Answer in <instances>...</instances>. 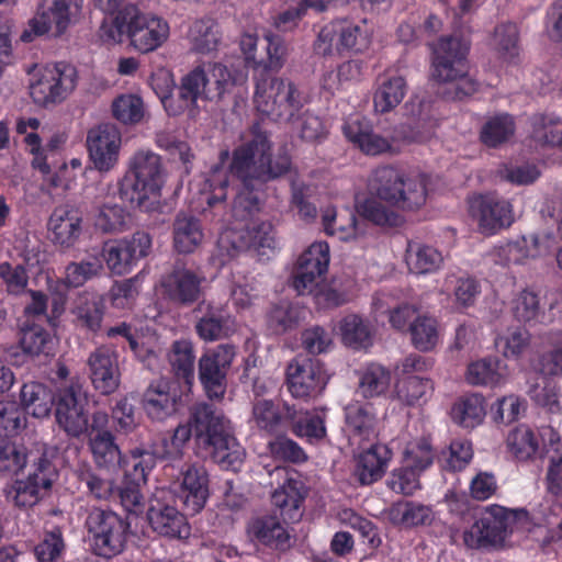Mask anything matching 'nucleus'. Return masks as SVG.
Returning a JSON list of instances; mask_svg holds the SVG:
<instances>
[{"label": "nucleus", "mask_w": 562, "mask_h": 562, "mask_svg": "<svg viewBox=\"0 0 562 562\" xmlns=\"http://www.w3.org/2000/svg\"><path fill=\"white\" fill-rule=\"evenodd\" d=\"M291 184V204L297 209V213L303 221L310 222L316 218L317 210L308 199L311 196V188L304 182L297 180L296 171L292 169V173L288 175Z\"/></svg>", "instance_id": "62"}, {"label": "nucleus", "mask_w": 562, "mask_h": 562, "mask_svg": "<svg viewBox=\"0 0 562 562\" xmlns=\"http://www.w3.org/2000/svg\"><path fill=\"white\" fill-rule=\"evenodd\" d=\"M389 518L395 525L417 527L430 525L434 517L430 507L415 502L401 501L391 506Z\"/></svg>", "instance_id": "39"}, {"label": "nucleus", "mask_w": 562, "mask_h": 562, "mask_svg": "<svg viewBox=\"0 0 562 562\" xmlns=\"http://www.w3.org/2000/svg\"><path fill=\"white\" fill-rule=\"evenodd\" d=\"M89 535L92 536L93 551L104 558L122 552L126 542L128 524L113 512L92 509L86 520Z\"/></svg>", "instance_id": "10"}, {"label": "nucleus", "mask_w": 562, "mask_h": 562, "mask_svg": "<svg viewBox=\"0 0 562 562\" xmlns=\"http://www.w3.org/2000/svg\"><path fill=\"white\" fill-rule=\"evenodd\" d=\"M513 313L518 322L527 324L547 322L546 315L540 312L538 295L533 292L522 291L514 303Z\"/></svg>", "instance_id": "63"}, {"label": "nucleus", "mask_w": 562, "mask_h": 562, "mask_svg": "<svg viewBox=\"0 0 562 562\" xmlns=\"http://www.w3.org/2000/svg\"><path fill=\"white\" fill-rule=\"evenodd\" d=\"M432 389L434 384L429 379L417 375L402 378L395 385L397 398L409 406L418 403Z\"/></svg>", "instance_id": "57"}, {"label": "nucleus", "mask_w": 562, "mask_h": 562, "mask_svg": "<svg viewBox=\"0 0 562 562\" xmlns=\"http://www.w3.org/2000/svg\"><path fill=\"white\" fill-rule=\"evenodd\" d=\"M391 382V373L379 364H370L363 371L359 390L364 397H374L384 393Z\"/></svg>", "instance_id": "60"}, {"label": "nucleus", "mask_w": 562, "mask_h": 562, "mask_svg": "<svg viewBox=\"0 0 562 562\" xmlns=\"http://www.w3.org/2000/svg\"><path fill=\"white\" fill-rule=\"evenodd\" d=\"M532 138L542 146L562 149V122L539 114L532 119Z\"/></svg>", "instance_id": "54"}, {"label": "nucleus", "mask_w": 562, "mask_h": 562, "mask_svg": "<svg viewBox=\"0 0 562 562\" xmlns=\"http://www.w3.org/2000/svg\"><path fill=\"white\" fill-rule=\"evenodd\" d=\"M262 49L258 65L265 70L278 71L280 70L289 56L290 46L288 42L280 35L267 32L260 42Z\"/></svg>", "instance_id": "41"}, {"label": "nucleus", "mask_w": 562, "mask_h": 562, "mask_svg": "<svg viewBox=\"0 0 562 562\" xmlns=\"http://www.w3.org/2000/svg\"><path fill=\"white\" fill-rule=\"evenodd\" d=\"M411 339L414 347L420 351L431 350L438 341L437 322L429 316H416L409 323Z\"/></svg>", "instance_id": "51"}, {"label": "nucleus", "mask_w": 562, "mask_h": 562, "mask_svg": "<svg viewBox=\"0 0 562 562\" xmlns=\"http://www.w3.org/2000/svg\"><path fill=\"white\" fill-rule=\"evenodd\" d=\"M270 476L283 480L271 495L272 504L280 510L283 521L285 524L299 521L303 515L301 506L305 498L303 483L290 477L288 469L283 467H276L270 472Z\"/></svg>", "instance_id": "19"}, {"label": "nucleus", "mask_w": 562, "mask_h": 562, "mask_svg": "<svg viewBox=\"0 0 562 562\" xmlns=\"http://www.w3.org/2000/svg\"><path fill=\"white\" fill-rule=\"evenodd\" d=\"M266 190L267 187L250 189L247 186H240L232 206L233 217L240 222L251 220L262 209Z\"/></svg>", "instance_id": "42"}, {"label": "nucleus", "mask_w": 562, "mask_h": 562, "mask_svg": "<svg viewBox=\"0 0 562 562\" xmlns=\"http://www.w3.org/2000/svg\"><path fill=\"white\" fill-rule=\"evenodd\" d=\"M81 223L80 212L74 205L63 204L55 207L47 223L52 241L65 249L71 248L82 233Z\"/></svg>", "instance_id": "23"}, {"label": "nucleus", "mask_w": 562, "mask_h": 562, "mask_svg": "<svg viewBox=\"0 0 562 562\" xmlns=\"http://www.w3.org/2000/svg\"><path fill=\"white\" fill-rule=\"evenodd\" d=\"M169 361L175 374L191 384L194 378V356L192 344L188 340H178L172 345Z\"/></svg>", "instance_id": "52"}, {"label": "nucleus", "mask_w": 562, "mask_h": 562, "mask_svg": "<svg viewBox=\"0 0 562 562\" xmlns=\"http://www.w3.org/2000/svg\"><path fill=\"white\" fill-rule=\"evenodd\" d=\"M181 396L177 387L159 380L149 384L142 395V406L154 422H162L178 412Z\"/></svg>", "instance_id": "22"}, {"label": "nucleus", "mask_w": 562, "mask_h": 562, "mask_svg": "<svg viewBox=\"0 0 562 562\" xmlns=\"http://www.w3.org/2000/svg\"><path fill=\"white\" fill-rule=\"evenodd\" d=\"M518 41L517 25L506 22L495 27L492 45L499 58L510 60L518 55Z\"/></svg>", "instance_id": "55"}, {"label": "nucleus", "mask_w": 562, "mask_h": 562, "mask_svg": "<svg viewBox=\"0 0 562 562\" xmlns=\"http://www.w3.org/2000/svg\"><path fill=\"white\" fill-rule=\"evenodd\" d=\"M544 457L548 459L547 490L554 496L562 495V442L551 429L549 442L544 445Z\"/></svg>", "instance_id": "40"}, {"label": "nucleus", "mask_w": 562, "mask_h": 562, "mask_svg": "<svg viewBox=\"0 0 562 562\" xmlns=\"http://www.w3.org/2000/svg\"><path fill=\"white\" fill-rule=\"evenodd\" d=\"M120 133L113 124H101L87 136L90 158L100 171L110 170L117 160Z\"/></svg>", "instance_id": "21"}, {"label": "nucleus", "mask_w": 562, "mask_h": 562, "mask_svg": "<svg viewBox=\"0 0 562 562\" xmlns=\"http://www.w3.org/2000/svg\"><path fill=\"white\" fill-rule=\"evenodd\" d=\"M295 415V405L284 403L280 408L270 400H257L252 405V418L256 425L268 432L288 428L289 418Z\"/></svg>", "instance_id": "33"}, {"label": "nucleus", "mask_w": 562, "mask_h": 562, "mask_svg": "<svg viewBox=\"0 0 562 562\" xmlns=\"http://www.w3.org/2000/svg\"><path fill=\"white\" fill-rule=\"evenodd\" d=\"M117 187L120 200L131 209H137L143 212H153L158 210L161 194H158L154 189H151V191L147 190V186L139 181L128 170L119 181Z\"/></svg>", "instance_id": "29"}, {"label": "nucleus", "mask_w": 562, "mask_h": 562, "mask_svg": "<svg viewBox=\"0 0 562 562\" xmlns=\"http://www.w3.org/2000/svg\"><path fill=\"white\" fill-rule=\"evenodd\" d=\"M501 361L497 358H485L472 362L468 367L467 380L469 383L479 384H495L499 381Z\"/></svg>", "instance_id": "64"}, {"label": "nucleus", "mask_w": 562, "mask_h": 562, "mask_svg": "<svg viewBox=\"0 0 562 562\" xmlns=\"http://www.w3.org/2000/svg\"><path fill=\"white\" fill-rule=\"evenodd\" d=\"M166 89L159 93V99L171 115H178L184 110H195L199 100L220 101L229 87L234 86L228 68L222 64L198 65L181 78L178 88L179 101L175 104L172 99L173 80L165 76Z\"/></svg>", "instance_id": "3"}, {"label": "nucleus", "mask_w": 562, "mask_h": 562, "mask_svg": "<svg viewBox=\"0 0 562 562\" xmlns=\"http://www.w3.org/2000/svg\"><path fill=\"white\" fill-rule=\"evenodd\" d=\"M469 214L476 221L479 231L484 235H493L510 226L514 221L510 204L492 194L471 198Z\"/></svg>", "instance_id": "17"}, {"label": "nucleus", "mask_w": 562, "mask_h": 562, "mask_svg": "<svg viewBox=\"0 0 562 562\" xmlns=\"http://www.w3.org/2000/svg\"><path fill=\"white\" fill-rule=\"evenodd\" d=\"M37 474H29L26 480H16L7 492L8 498H12L18 507H32L42 498V485L36 480Z\"/></svg>", "instance_id": "58"}, {"label": "nucleus", "mask_w": 562, "mask_h": 562, "mask_svg": "<svg viewBox=\"0 0 562 562\" xmlns=\"http://www.w3.org/2000/svg\"><path fill=\"white\" fill-rule=\"evenodd\" d=\"M288 428L296 436L306 437L308 440H319L326 435L324 419L318 415H312L295 407V415L289 418Z\"/></svg>", "instance_id": "53"}, {"label": "nucleus", "mask_w": 562, "mask_h": 562, "mask_svg": "<svg viewBox=\"0 0 562 562\" xmlns=\"http://www.w3.org/2000/svg\"><path fill=\"white\" fill-rule=\"evenodd\" d=\"M306 311L289 301L273 304L267 313V326L276 335L296 329L305 318Z\"/></svg>", "instance_id": "37"}, {"label": "nucleus", "mask_w": 562, "mask_h": 562, "mask_svg": "<svg viewBox=\"0 0 562 562\" xmlns=\"http://www.w3.org/2000/svg\"><path fill=\"white\" fill-rule=\"evenodd\" d=\"M190 425L200 448L224 470L238 471L244 459L232 434L229 422L212 404L196 403L190 408Z\"/></svg>", "instance_id": "4"}, {"label": "nucleus", "mask_w": 562, "mask_h": 562, "mask_svg": "<svg viewBox=\"0 0 562 562\" xmlns=\"http://www.w3.org/2000/svg\"><path fill=\"white\" fill-rule=\"evenodd\" d=\"M515 132V123L508 114L488 119L482 126L480 139L487 147H497L506 143Z\"/></svg>", "instance_id": "48"}, {"label": "nucleus", "mask_w": 562, "mask_h": 562, "mask_svg": "<svg viewBox=\"0 0 562 562\" xmlns=\"http://www.w3.org/2000/svg\"><path fill=\"white\" fill-rule=\"evenodd\" d=\"M527 520L528 512L525 509L509 510L501 506L492 507L469 530L464 531V543L471 549L499 547L508 533Z\"/></svg>", "instance_id": "8"}, {"label": "nucleus", "mask_w": 562, "mask_h": 562, "mask_svg": "<svg viewBox=\"0 0 562 562\" xmlns=\"http://www.w3.org/2000/svg\"><path fill=\"white\" fill-rule=\"evenodd\" d=\"M192 49L200 54H207L216 49L220 37L217 24L212 20L195 21L190 32Z\"/></svg>", "instance_id": "56"}, {"label": "nucleus", "mask_w": 562, "mask_h": 562, "mask_svg": "<svg viewBox=\"0 0 562 562\" xmlns=\"http://www.w3.org/2000/svg\"><path fill=\"white\" fill-rule=\"evenodd\" d=\"M249 535L260 543L277 550L290 548V536L276 516H265L252 520Z\"/></svg>", "instance_id": "36"}, {"label": "nucleus", "mask_w": 562, "mask_h": 562, "mask_svg": "<svg viewBox=\"0 0 562 562\" xmlns=\"http://www.w3.org/2000/svg\"><path fill=\"white\" fill-rule=\"evenodd\" d=\"M405 261L411 272L424 274L438 269L442 262V257L432 247L409 243Z\"/></svg>", "instance_id": "45"}, {"label": "nucleus", "mask_w": 562, "mask_h": 562, "mask_svg": "<svg viewBox=\"0 0 562 562\" xmlns=\"http://www.w3.org/2000/svg\"><path fill=\"white\" fill-rule=\"evenodd\" d=\"M271 147L268 133L255 124L250 137L233 150L229 175L240 186L250 189L267 187L268 182L291 175L293 167L290 156L279 154L272 159Z\"/></svg>", "instance_id": "2"}, {"label": "nucleus", "mask_w": 562, "mask_h": 562, "mask_svg": "<svg viewBox=\"0 0 562 562\" xmlns=\"http://www.w3.org/2000/svg\"><path fill=\"white\" fill-rule=\"evenodd\" d=\"M254 103L262 115L291 122L303 140L316 142L325 135L321 119L308 110L302 111L304 99L292 81L262 74L257 79Z\"/></svg>", "instance_id": "1"}, {"label": "nucleus", "mask_w": 562, "mask_h": 562, "mask_svg": "<svg viewBox=\"0 0 562 562\" xmlns=\"http://www.w3.org/2000/svg\"><path fill=\"white\" fill-rule=\"evenodd\" d=\"M147 519L155 532L167 538H187L190 527L187 519L176 507L159 502L151 504Z\"/></svg>", "instance_id": "27"}, {"label": "nucleus", "mask_w": 562, "mask_h": 562, "mask_svg": "<svg viewBox=\"0 0 562 562\" xmlns=\"http://www.w3.org/2000/svg\"><path fill=\"white\" fill-rule=\"evenodd\" d=\"M371 187L380 201L403 211H416L426 203V178L406 176L391 166H383L374 171Z\"/></svg>", "instance_id": "7"}, {"label": "nucleus", "mask_w": 562, "mask_h": 562, "mask_svg": "<svg viewBox=\"0 0 562 562\" xmlns=\"http://www.w3.org/2000/svg\"><path fill=\"white\" fill-rule=\"evenodd\" d=\"M77 85V70L69 64L59 63L45 68L38 79L30 85V95L42 106L61 102Z\"/></svg>", "instance_id": "11"}, {"label": "nucleus", "mask_w": 562, "mask_h": 562, "mask_svg": "<svg viewBox=\"0 0 562 562\" xmlns=\"http://www.w3.org/2000/svg\"><path fill=\"white\" fill-rule=\"evenodd\" d=\"M469 48L470 43L458 35L442 36L432 46L430 79L446 83L440 93L448 101H462L477 89L464 69Z\"/></svg>", "instance_id": "5"}, {"label": "nucleus", "mask_w": 562, "mask_h": 562, "mask_svg": "<svg viewBox=\"0 0 562 562\" xmlns=\"http://www.w3.org/2000/svg\"><path fill=\"white\" fill-rule=\"evenodd\" d=\"M204 237L200 220L187 212H179L172 223L173 248L179 254H192Z\"/></svg>", "instance_id": "32"}, {"label": "nucleus", "mask_w": 562, "mask_h": 562, "mask_svg": "<svg viewBox=\"0 0 562 562\" xmlns=\"http://www.w3.org/2000/svg\"><path fill=\"white\" fill-rule=\"evenodd\" d=\"M104 312V300L91 292L79 294L71 310L76 327L91 334L101 329Z\"/></svg>", "instance_id": "30"}, {"label": "nucleus", "mask_w": 562, "mask_h": 562, "mask_svg": "<svg viewBox=\"0 0 562 562\" xmlns=\"http://www.w3.org/2000/svg\"><path fill=\"white\" fill-rule=\"evenodd\" d=\"M484 402V397L480 394L465 396L452 407V419L464 428L475 427L485 415Z\"/></svg>", "instance_id": "47"}, {"label": "nucleus", "mask_w": 562, "mask_h": 562, "mask_svg": "<svg viewBox=\"0 0 562 562\" xmlns=\"http://www.w3.org/2000/svg\"><path fill=\"white\" fill-rule=\"evenodd\" d=\"M407 91L406 80L401 76L384 80L376 89L373 102L375 111L386 113L396 108Z\"/></svg>", "instance_id": "44"}, {"label": "nucleus", "mask_w": 562, "mask_h": 562, "mask_svg": "<svg viewBox=\"0 0 562 562\" xmlns=\"http://www.w3.org/2000/svg\"><path fill=\"white\" fill-rule=\"evenodd\" d=\"M357 211L362 217L375 225L397 227L404 223L402 215L389 210L375 199H366L363 202H358Z\"/></svg>", "instance_id": "50"}, {"label": "nucleus", "mask_w": 562, "mask_h": 562, "mask_svg": "<svg viewBox=\"0 0 562 562\" xmlns=\"http://www.w3.org/2000/svg\"><path fill=\"white\" fill-rule=\"evenodd\" d=\"M57 425L70 437L79 438L89 432L90 400L79 383H70L56 395Z\"/></svg>", "instance_id": "9"}, {"label": "nucleus", "mask_w": 562, "mask_h": 562, "mask_svg": "<svg viewBox=\"0 0 562 562\" xmlns=\"http://www.w3.org/2000/svg\"><path fill=\"white\" fill-rule=\"evenodd\" d=\"M168 33L166 22L147 19L134 4H126L113 16L104 18L99 27V36L104 43H121L126 35L140 53L155 50L167 40Z\"/></svg>", "instance_id": "6"}, {"label": "nucleus", "mask_w": 562, "mask_h": 562, "mask_svg": "<svg viewBox=\"0 0 562 562\" xmlns=\"http://www.w3.org/2000/svg\"><path fill=\"white\" fill-rule=\"evenodd\" d=\"M92 386L102 395L115 393L121 385V370L117 355L105 347L90 353L88 361Z\"/></svg>", "instance_id": "20"}, {"label": "nucleus", "mask_w": 562, "mask_h": 562, "mask_svg": "<svg viewBox=\"0 0 562 562\" xmlns=\"http://www.w3.org/2000/svg\"><path fill=\"white\" fill-rule=\"evenodd\" d=\"M329 263V249L326 243L313 244L299 260L293 276V288L299 294H313L322 285L323 274Z\"/></svg>", "instance_id": "15"}, {"label": "nucleus", "mask_w": 562, "mask_h": 562, "mask_svg": "<svg viewBox=\"0 0 562 562\" xmlns=\"http://www.w3.org/2000/svg\"><path fill=\"white\" fill-rule=\"evenodd\" d=\"M233 345H218L209 349L198 363L199 380L211 400L222 398L226 391V375L235 357Z\"/></svg>", "instance_id": "12"}, {"label": "nucleus", "mask_w": 562, "mask_h": 562, "mask_svg": "<svg viewBox=\"0 0 562 562\" xmlns=\"http://www.w3.org/2000/svg\"><path fill=\"white\" fill-rule=\"evenodd\" d=\"M340 333L344 344L353 349L368 348L372 344L371 330L358 315L351 314L340 322Z\"/></svg>", "instance_id": "49"}, {"label": "nucleus", "mask_w": 562, "mask_h": 562, "mask_svg": "<svg viewBox=\"0 0 562 562\" xmlns=\"http://www.w3.org/2000/svg\"><path fill=\"white\" fill-rule=\"evenodd\" d=\"M23 412L36 418L47 417L56 404V395L45 384L40 382L25 383L20 392Z\"/></svg>", "instance_id": "35"}, {"label": "nucleus", "mask_w": 562, "mask_h": 562, "mask_svg": "<svg viewBox=\"0 0 562 562\" xmlns=\"http://www.w3.org/2000/svg\"><path fill=\"white\" fill-rule=\"evenodd\" d=\"M204 278L177 261L160 281L164 295L172 303L190 306L203 296Z\"/></svg>", "instance_id": "16"}, {"label": "nucleus", "mask_w": 562, "mask_h": 562, "mask_svg": "<svg viewBox=\"0 0 562 562\" xmlns=\"http://www.w3.org/2000/svg\"><path fill=\"white\" fill-rule=\"evenodd\" d=\"M19 345L24 357H47L50 353L52 338L43 326L27 321L21 326Z\"/></svg>", "instance_id": "38"}, {"label": "nucleus", "mask_w": 562, "mask_h": 562, "mask_svg": "<svg viewBox=\"0 0 562 562\" xmlns=\"http://www.w3.org/2000/svg\"><path fill=\"white\" fill-rule=\"evenodd\" d=\"M391 451L384 445H372L359 454L355 474L362 485L379 481L385 473Z\"/></svg>", "instance_id": "34"}, {"label": "nucleus", "mask_w": 562, "mask_h": 562, "mask_svg": "<svg viewBox=\"0 0 562 562\" xmlns=\"http://www.w3.org/2000/svg\"><path fill=\"white\" fill-rule=\"evenodd\" d=\"M346 136L356 144L364 154L376 156L392 149L389 138L373 132L363 130L359 124H349L345 127Z\"/></svg>", "instance_id": "43"}, {"label": "nucleus", "mask_w": 562, "mask_h": 562, "mask_svg": "<svg viewBox=\"0 0 562 562\" xmlns=\"http://www.w3.org/2000/svg\"><path fill=\"white\" fill-rule=\"evenodd\" d=\"M183 504L186 509L198 514L209 498V473L203 465L188 464L182 470Z\"/></svg>", "instance_id": "28"}, {"label": "nucleus", "mask_w": 562, "mask_h": 562, "mask_svg": "<svg viewBox=\"0 0 562 562\" xmlns=\"http://www.w3.org/2000/svg\"><path fill=\"white\" fill-rule=\"evenodd\" d=\"M339 36V45L345 52L359 53L367 46V37L361 27L348 20H336L325 25L314 45L316 54H334V41Z\"/></svg>", "instance_id": "18"}, {"label": "nucleus", "mask_w": 562, "mask_h": 562, "mask_svg": "<svg viewBox=\"0 0 562 562\" xmlns=\"http://www.w3.org/2000/svg\"><path fill=\"white\" fill-rule=\"evenodd\" d=\"M405 121L401 124V135L408 142H425L435 133L437 122L426 102H411L405 105Z\"/></svg>", "instance_id": "26"}, {"label": "nucleus", "mask_w": 562, "mask_h": 562, "mask_svg": "<svg viewBox=\"0 0 562 562\" xmlns=\"http://www.w3.org/2000/svg\"><path fill=\"white\" fill-rule=\"evenodd\" d=\"M346 423L352 432L369 439L374 434L375 417L368 406L351 404L346 407Z\"/></svg>", "instance_id": "61"}, {"label": "nucleus", "mask_w": 562, "mask_h": 562, "mask_svg": "<svg viewBox=\"0 0 562 562\" xmlns=\"http://www.w3.org/2000/svg\"><path fill=\"white\" fill-rule=\"evenodd\" d=\"M289 391L294 397L319 394L327 379L318 360L308 355H297L286 368Z\"/></svg>", "instance_id": "14"}, {"label": "nucleus", "mask_w": 562, "mask_h": 562, "mask_svg": "<svg viewBox=\"0 0 562 562\" xmlns=\"http://www.w3.org/2000/svg\"><path fill=\"white\" fill-rule=\"evenodd\" d=\"M507 447L518 460H528L538 450V441L533 431L522 425L515 428L507 437Z\"/></svg>", "instance_id": "59"}, {"label": "nucleus", "mask_w": 562, "mask_h": 562, "mask_svg": "<svg viewBox=\"0 0 562 562\" xmlns=\"http://www.w3.org/2000/svg\"><path fill=\"white\" fill-rule=\"evenodd\" d=\"M128 171L147 186V190L154 189L160 194L167 171L158 155L151 151L136 153L130 161Z\"/></svg>", "instance_id": "31"}, {"label": "nucleus", "mask_w": 562, "mask_h": 562, "mask_svg": "<svg viewBox=\"0 0 562 562\" xmlns=\"http://www.w3.org/2000/svg\"><path fill=\"white\" fill-rule=\"evenodd\" d=\"M90 447L95 462L100 467L116 468L121 463L122 454L111 431H102L90 438Z\"/></svg>", "instance_id": "46"}, {"label": "nucleus", "mask_w": 562, "mask_h": 562, "mask_svg": "<svg viewBox=\"0 0 562 562\" xmlns=\"http://www.w3.org/2000/svg\"><path fill=\"white\" fill-rule=\"evenodd\" d=\"M150 250V235L138 231L131 238L104 243L101 255L111 272L122 276L128 273L138 260L147 257Z\"/></svg>", "instance_id": "13"}, {"label": "nucleus", "mask_w": 562, "mask_h": 562, "mask_svg": "<svg viewBox=\"0 0 562 562\" xmlns=\"http://www.w3.org/2000/svg\"><path fill=\"white\" fill-rule=\"evenodd\" d=\"M200 338L213 341L223 338L228 329V316L223 305L202 299L192 311Z\"/></svg>", "instance_id": "25"}, {"label": "nucleus", "mask_w": 562, "mask_h": 562, "mask_svg": "<svg viewBox=\"0 0 562 562\" xmlns=\"http://www.w3.org/2000/svg\"><path fill=\"white\" fill-rule=\"evenodd\" d=\"M71 0H52L50 5L46 9L42 7V11L31 20V31L25 30L21 34V41L31 42L32 33L35 35H44L52 32L53 36L61 35L69 24V3Z\"/></svg>", "instance_id": "24"}]
</instances>
